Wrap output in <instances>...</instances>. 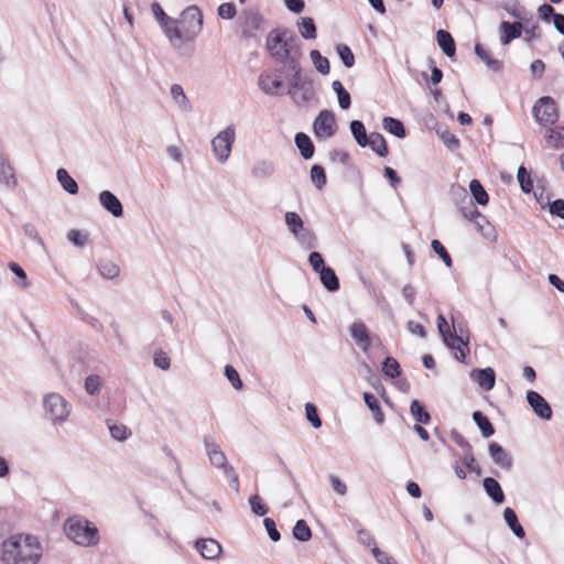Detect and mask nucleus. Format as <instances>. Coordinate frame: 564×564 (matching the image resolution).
Wrapping results in <instances>:
<instances>
[{"label": "nucleus", "instance_id": "f257e3e1", "mask_svg": "<svg viewBox=\"0 0 564 564\" xmlns=\"http://www.w3.org/2000/svg\"><path fill=\"white\" fill-rule=\"evenodd\" d=\"M265 46L272 58L284 64L292 73L291 88L297 87L301 79L299 61L302 56V44L297 35L285 28L274 29L269 32Z\"/></svg>", "mask_w": 564, "mask_h": 564}, {"label": "nucleus", "instance_id": "f03ea898", "mask_svg": "<svg viewBox=\"0 0 564 564\" xmlns=\"http://www.w3.org/2000/svg\"><path fill=\"white\" fill-rule=\"evenodd\" d=\"M42 557V545L30 534H18L2 543L3 564H37Z\"/></svg>", "mask_w": 564, "mask_h": 564}, {"label": "nucleus", "instance_id": "7ed1b4c3", "mask_svg": "<svg viewBox=\"0 0 564 564\" xmlns=\"http://www.w3.org/2000/svg\"><path fill=\"white\" fill-rule=\"evenodd\" d=\"M67 536L79 545H94L98 542V530L89 521L78 517L69 518L65 523Z\"/></svg>", "mask_w": 564, "mask_h": 564}, {"label": "nucleus", "instance_id": "20e7f679", "mask_svg": "<svg viewBox=\"0 0 564 564\" xmlns=\"http://www.w3.org/2000/svg\"><path fill=\"white\" fill-rule=\"evenodd\" d=\"M43 409L54 426L64 424L72 411V404L59 393L51 392L43 398Z\"/></svg>", "mask_w": 564, "mask_h": 564}, {"label": "nucleus", "instance_id": "39448f33", "mask_svg": "<svg viewBox=\"0 0 564 564\" xmlns=\"http://www.w3.org/2000/svg\"><path fill=\"white\" fill-rule=\"evenodd\" d=\"M185 40L193 41L203 29V14L198 7L191 6L186 8L178 19Z\"/></svg>", "mask_w": 564, "mask_h": 564}, {"label": "nucleus", "instance_id": "423d86ee", "mask_svg": "<svg viewBox=\"0 0 564 564\" xmlns=\"http://www.w3.org/2000/svg\"><path fill=\"white\" fill-rule=\"evenodd\" d=\"M236 131L234 126L227 127L225 130L220 131L213 140H212V149L216 156V159L220 163H225L231 153V148L235 142Z\"/></svg>", "mask_w": 564, "mask_h": 564}, {"label": "nucleus", "instance_id": "0eeeda50", "mask_svg": "<svg viewBox=\"0 0 564 564\" xmlns=\"http://www.w3.org/2000/svg\"><path fill=\"white\" fill-rule=\"evenodd\" d=\"M313 131L315 137L322 140L334 137L337 132L334 112L327 109L321 110L313 122Z\"/></svg>", "mask_w": 564, "mask_h": 564}, {"label": "nucleus", "instance_id": "6e6552de", "mask_svg": "<svg viewBox=\"0 0 564 564\" xmlns=\"http://www.w3.org/2000/svg\"><path fill=\"white\" fill-rule=\"evenodd\" d=\"M437 328H438L441 336L443 337L444 343L446 344V346L448 348H451V349L455 348V344L451 343V339L454 341H458L459 355H456V359L459 361H464L467 352L469 351L468 341L464 340L462 336L453 334L449 330L448 323L443 315L437 316Z\"/></svg>", "mask_w": 564, "mask_h": 564}, {"label": "nucleus", "instance_id": "1a4fd4ad", "mask_svg": "<svg viewBox=\"0 0 564 564\" xmlns=\"http://www.w3.org/2000/svg\"><path fill=\"white\" fill-rule=\"evenodd\" d=\"M535 120L540 124H553L556 122L558 115L555 101L551 97H541L532 109Z\"/></svg>", "mask_w": 564, "mask_h": 564}, {"label": "nucleus", "instance_id": "9d476101", "mask_svg": "<svg viewBox=\"0 0 564 564\" xmlns=\"http://www.w3.org/2000/svg\"><path fill=\"white\" fill-rule=\"evenodd\" d=\"M240 21L241 34L245 39L256 37L257 33L262 29L263 25V17L259 13V11L253 9L242 11L240 14Z\"/></svg>", "mask_w": 564, "mask_h": 564}, {"label": "nucleus", "instance_id": "9b49d317", "mask_svg": "<svg viewBox=\"0 0 564 564\" xmlns=\"http://www.w3.org/2000/svg\"><path fill=\"white\" fill-rule=\"evenodd\" d=\"M204 446L208 459L213 466L216 468L223 469L226 473V468H231L232 466L228 464V459L225 453L221 451L219 444L212 436L204 437Z\"/></svg>", "mask_w": 564, "mask_h": 564}, {"label": "nucleus", "instance_id": "f8f14e48", "mask_svg": "<svg viewBox=\"0 0 564 564\" xmlns=\"http://www.w3.org/2000/svg\"><path fill=\"white\" fill-rule=\"evenodd\" d=\"M527 401L532 408L533 412L542 420L549 421L552 419L553 411L549 402L536 391H528Z\"/></svg>", "mask_w": 564, "mask_h": 564}, {"label": "nucleus", "instance_id": "ddd939ff", "mask_svg": "<svg viewBox=\"0 0 564 564\" xmlns=\"http://www.w3.org/2000/svg\"><path fill=\"white\" fill-rule=\"evenodd\" d=\"M161 28L163 29L165 35L169 37L173 47L180 48L183 43L188 42V40H185V35L178 19H173L170 17L161 24Z\"/></svg>", "mask_w": 564, "mask_h": 564}, {"label": "nucleus", "instance_id": "4468645a", "mask_svg": "<svg viewBox=\"0 0 564 564\" xmlns=\"http://www.w3.org/2000/svg\"><path fill=\"white\" fill-rule=\"evenodd\" d=\"M524 21L518 20L516 22L502 21L499 24L500 42L502 45H508L513 40L521 36L524 28Z\"/></svg>", "mask_w": 564, "mask_h": 564}, {"label": "nucleus", "instance_id": "2eb2a0df", "mask_svg": "<svg viewBox=\"0 0 564 564\" xmlns=\"http://www.w3.org/2000/svg\"><path fill=\"white\" fill-rule=\"evenodd\" d=\"M488 452L496 465L508 471L512 469L513 458L500 444L496 442L490 443Z\"/></svg>", "mask_w": 564, "mask_h": 564}, {"label": "nucleus", "instance_id": "dca6fc26", "mask_svg": "<svg viewBox=\"0 0 564 564\" xmlns=\"http://www.w3.org/2000/svg\"><path fill=\"white\" fill-rule=\"evenodd\" d=\"M258 85L260 89L270 96L281 95V89L283 88V82L280 79L278 75L271 73H261L258 79Z\"/></svg>", "mask_w": 564, "mask_h": 564}, {"label": "nucleus", "instance_id": "f3484780", "mask_svg": "<svg viewBox=\"0 0 564 564\" xmlns=\"http://www.w3.org/2000/svg\"><path fill=\"white\" fill-rule=\"evenodd\" d=\"M98 200L100 205L113 217H121L123 215V206L121 202L110 191H101L98 195Z\"/></svg>", "mask_w": 564, "mask_h": 564}, {"label": "nucleus", "instance_id": "a211bd4d", "mask_svg": "<svg viewBox=\"0 0 564 564\" xmlns=\"http://www.w3.org/2000/svg\"><path fill=\"white\" fill-rule=\"evenodd\" d=\"M196 550L206 560H216L221 553V545L214 539H199L195 543Z\"/></svg>", "mask_w": 564, "mask_h": 564}, {"label": "nucleus", "instance_id": "6ab92c4d", "mask_svg": "<svg viewBox=\"0 0 564 564\" xmlns=\"http://www.w3.org/2000/svg\"><path fill=\"white\" fill-rule=\"evenodd\" d=\"M470 377L485 391H490L495 387L496 373L490 367L485 369H475L471 371Z\"/></svg>", "mask_w": 564, "mask_h": 564}, {"label": "nucleus", "instance_id": "aec40b11", "mask_svg": "<svg viewBox=\"0 0 564 564\" xmlns=\"http://www.w3.org/2000/svg\"><path fill=\"white\" fill-rule=\"evenodd\" d=\"M350 336L367 352L370 348V337L368 328L362 322H355L349 327Z\"/></svg>", "mask_w": 564, "mask_h": 564}, {"label": "nucleus", "instance_id": "412c9836", "mask_svg": "<svg viewBox=\"0 0 564 564\" xmlns=\"http://www.w3.org/2000/svg\"><path fill=\"white\" fill-rule=\"evenodd\" d=\"M484 489L486 494L492 499V501L497 505H500L505 501V494L500 484L492 477H487L482 481Z\"/></svg>", "mask_w": 564, "mask_h": 564}, {"label": "nucleus", "instance_id": "4be33fe9", "mask_svg": "<svg viewBox=\"0 0 564 564\" xmlns=\"http://www.w3.org/2000/svg\"><path fill=\"white\" fill-rule=\"evenodd\" d=\"M369 147L379 156L384 158L389 153V149L384 137L379 132H372L369 134L368 143H365V148Z\"/></svg>", "mask_w": 564, "mask_h": 564}, {"label": "nucleus", "instance_id": "5701e85b", "mask_svg": "<svg viewBox=\"0 0 564 564\" xmlns=\"http://www.w3.org/2000/svg\"><path fill=\"white\" fill-rule=\"evenodd\" d=\"M294 141L303 159L310 160L313 158L315 148L311 138L306 133H296Z\"/></svg>", "mask_w": 564, "mask_h": 564}, {"label": "nucleus", "instance_id": "b1692460", "mask_svg": "<svg viewBox=\"0 0 564 564\" xmlns=\"http://www.w3.org/2000/svg\"><path fill=\"white\" fill-rule=\"evenodd\" d=\"M436 39L440 47L447 57H453L456 53V45L453 36L445 30H438Z\"/></svg>", "mask_w": 564, "mask_h": 564}, {"label": "nucleus", "instance_id": "393cba45", "mask_svg": "<svg viewBox=\"0 0 564 564\" xmlns=\"http://www.w3.org/2000/svg\"><path fill=\"white\" fill-rule=\"evenodd\" d=\"M501 8L512 18L528 22V12L518 0H502Z\"/></svg>", "mask_w": 564, "mask_h": 564}, {"label": "nucleus", "instance_id": "a878e982", "mask_svg": "<svg viewBox=\"0 0 564 564\" xmlns=\"http://www.w3.org/2000/svg\"><path fill=\"white\" fill-rule=\"evenodd\" d=\"M475 54L487 65L488 69L492 72L502 70V62L492 58L490 52L487 51L481 44L475 45Z\"/></svg>", "mask_w": 564, "mask_h": 564}, {"label": "nucleus", "instance_id": "bb28decb", "mask_svg": "<svg viewBox=\"0 0 564 564\" xmlns=\"http://www.w3.org/2000/svg\"><path fill=\"white\" fill-rule=\"evenodd\" d=\"M56 178L63 187V189L68 194L76 195L78 193L77 182L69 175V173L65 169L57 170Z\"/></svg>", "mask_w": 564, "mask_h": 564}, {"label": "nucleus", "instance_id": "cd10ccee", "mask_svg": "<svg viewBox=\"0 0 564 564\" xmlns=\"http://www.w3.org/2000/svg\"><path fill=\"white\" fill-rule=\"evenodd\" d=\"M503 518L510 530L514 533L516 536L522 539L525 535L524 529L520 524L518 520V516L514 510L510 507H507L503 511Z\"/></svg>", "mask_w": 564, "mask_h": 564}, {"label": "nucleus", "instance_id": "c85d7f7f", "mask_svg": "<svg viewBox=\"0 0 564 564\" xmlns=\"http://www.w3.org/2000/svg\"><path fill=\"white\" fill-rule=\"evenodd\" d=\"M297 28L301 36L305 40H314L317 36L316 25L314 20L308 17L300 18L297 20Z\"/></svg>", "mask_w": 564, "mask_h": 564}, {"label": "nucleus", "instance_id": "c756f323", "mask_svg": "<svg viewBox=\"0 0 564 564\" xmlns=\"http://www.w3.org/2000/svg\"><path fill=\"white\" fill-rule=\"evenodd\" d=\"M382 127L387 132L400 139H403L406 134L402 121L393 117H384L382 119Z\"/></svg>", "mask_w": 564, "mask_h": 564}, {"label": "nucleus", "instance_id": "7c9ffc66", "mask_svg": "<svg viewBox=\"0 0 564 564\" xmlns=\"http://www.w3.org/2000/svg\"><path fill=\"white\" fill-rule=\"evenodd\" d=\"M0 184L8 188L17 184L13 170L4 158H0Z\"/></svg>", "mask_w": 564, "mask_h": 564}, {"label": "nucleus", "instance_id": "2f4dec72", "mask_svg": "<svg viewBox=\"0 0 564 564\" xmlns=\"http://www.w3.org/2000/svg\"><path fill=\"white\" fill-rule=\"evenodd\" d=\"M318 274L322 284L327 291L335 292L339 289V280L332 268L327 267L326 269H323V271Z\"/></svg>", "mask_w": 564, "mask_h": 564}, {"label": "nucleus", "instance_id": "473e14b6", "mask_svg": "<svg viewBox=\"0 0 564 564\" xmlns=\"http://www.w3.org/2000/svg\"><path fill=\"white\" fill-rule=\"evenodd\" d=\"M171 96L184 112H189L192 110L191 102L181 85L173 84L171 86Z\"/></svg>", "mask_w": 564, "mask_h": 564}, {"label": "nucleus", "instance_id": "72a5a7b5", "mask_svg": "<svg viewBox=\"0 0 564 564\" xmlns=\"http://www.w3.org/2000/svg\"><path fill=\"white\" fill-rule=\"evenodd\" d=\"M296 241L305 249H313L316 247V236L314 231L307 227L302 228L293 235Z\"/></svg>", "mask_w": 564, "mask_h": 564}, {"label": "nucleus", "instance_id": "f704fd0d", "mask_svg": "<svg viewBox=\"0 0 564 564\" xmlns=\"http://www.w3.org/2000/svg\"><path fill=\"white\" fill-rule=\"evenodd\" d=\"M473 420L481 431L484 437L488 438L495 434V429L488 417L482 414L480 411H475L473 413Z\"/></svg>", "mask_w": 564, "mask_h": 564}, {"label": "nucleus", "instance_id": "c9c22d12", "mask_svg": "<svg viewBox=\"0 0 564 564\" xmlns=\"http://www.w3.org/2000/svg\"><path fill=\"white\" fill-rule=\"evenodd\" d=\"M364 400H365V403L367 404V406L369 408V410L372 412L376 422L378 424H382L384 422V414L380 408V404H379V401L377 400V398L369 392H365Z\"/></svg>", "mask_w": 564, "mask_h": 564}, {"label": "nucleus", "instance_id": "e433bc0d", "mask_svg": "<svg viewBox=\"0 0 564 564\" xmlns=\"http://www.w3.org/2000/svg\"><path fill=\"white\" fill-rule=\"evenodd\" d=\"M410 413L414 420L421 424H429L431 421L430 413L419 400H413L410 405Z\"/></svg>", "mask_w": 564, "mask_h": 564}, {"label": "nucleus", "instance_id": "4c0bfd02", "mask_svg": "<svg viewBox=\"0 0 564 564\" xmlns=\"http://www.w3.org/2000/svg\"><path fill=\"white\" fill-rule=\"evenodd\" d=\"M350 131L357 144L365 148V143H368L369 138L365 124L360 120H352L350 122Z\"/></svg>", "mask_w": 564, "mask_h": 564}, {"label": "nucleus", "instance_id": "58836bf2", "mask_svg": "<svg viewBox=\"0 0 564 564\" xmlns=\"http://www.w3.org/2000/svg\"><path fill=\"white\" fill-rule=\"evenodd\" d=\"M469 189L477 204L482 206L488 204L489 196L478 180L474 178L470 181Z\"/></svg>", "mask_w": 564, "mask_h": 564}, {"label": "nucleus", "instance_id": "ea45409f", "mask_svg": "<svg viewBox=\"0 0 564 564\" xmlns=\"http://www.w3.org/2000/svg\"><path fill=\"white\" fill-rule=\"evenodd\" d=\"M311 59L317 69L322 75H328L330 72L329 61L324 57L319 51L312 50L310 53Z\"/></svg>", "mask_w": 564, "mask_h": 564}, {"label": "nucleus", "instance_id": "a19ab883", "mask_svg": "<svg viewBox=\"0 0 564 564\" xmlns=\"http://www.w3.org/2000/svg\"><path fill=\"white\" fill-rule=\"evenodd\" d=\"M332 87L337 95L340 108L348 109L351 105L349 93L344 88L343 84L339 80H334Z\"/></svg>", "mask_w": 564, "mask_h": 564}, {"label": "nucleus", "instance_id": "79ce46f5", "mask_svg": "<svg viewBox=\"0 0 564 564\" xmlns=\"http://www.w3.org/2000/svg\"><path fill=\"white\" fill-rule=\"evenodd\" d=\"M293 536L301 541L306 542L312 538V531L305 520H297L293 528Z\"/></svg>", "mask_w": 564, "mask_h": 564}, {"label": "nucleus", "instance_id": "37998d69", "mask_svg": "<svg viewBox=\"0 0 564 564\" xmlns=\"http://www.w3.org/2000/svg\"><path fill=\"white\" fill-rule=\"evenodd\" d=\"M98 271L104 278L113 279L118 276L120 269L115 262L110 260H101L98 263Z\"/></svg>", "mask_w": 564, "mask_h": 564}, {"label": "nucleus", "instance_id": "c03bdc74", "mask_svg": "<svg viewBox=\"0 0 564 564\" xmlns=\"http://www.w3.org/2000/svg\"><path fill=\"white\" fill-rule=\"evenodd\" d=\"M285 224L292 235L305 227L303 219L295 212L285 213Z\"/></svg>", "mask_w": 564, "mask_h": 564}, {"label": "nucleus", "instance_id": "a18cd8bd", "mask_svg": "<svg viewBox=\"0 0 564 564\" xmlns=\"http://www.w3.org/2000/svg\"><path fill=\"white\" fill-rule=\"evenodd\" d=\"M382 371L387 377L391 379H395L401 375L400 365L393 357H387L383 360Z\"/></svg>", "mask_w": 564, "mask_h": 564}, {"label": "nucleus", "instance_id": "49530a36", "mask_svg": "<svg viewBox=\"0 0 564 564\" xmlns=\"http://www.w3.org/2000/svg\"><path fill=\"white\" fill-rule=\"evenodd\" d=\"M274 164L270 161L259 162L252 170V174L258 178L270 177L274 173Z\"/></svg>", "mask_w": 564, "mask_h": 564}, {"label": "nucleus", "instance_id": "de8ad7c7", "mask_svg": "<svg viewBox=\"0 0 564 564\" xmlns=\"http://www.w3.org/2000/svg\"><path fill=\"white\" fill-rule=\"evenodd\" d=\"M547 142L554 148L564 147V127L558 126L549 130Z\"/></svg>", "mask_w": 564, "mask_h": 564}, {"label": "nucleus", "instance_id": "09e8293b", "mask_svg": "<svg viewBox=\"0 0 564 564\" xmlns=\"http://www.w3.org/2000/svg\"><path fill=\"white\" fill-rule=\"evenodd\" d=\"M108 429L116 441H126L131 435V431L123 424L108 423Z\"/></svg>", "mask_w": 564, "mask_h": 564}, {"label": "nucleus", "instance_id": "8fccbe9b", "mask_svg": "<svg viewBox=\"0 0 564 564\" xmlns=\"http://www.w3.org/2000/svg\"><path fill=\"white\" fill-rule=\"evenodd\" d=\"M249 505L252 513L258 517H262L269 511V508L264 505L262 498L258 494L249 497Z\"/></svg>", "mask_w": 564, "mask_h": 564}, {"label": "nucleus", "instance_id": "3c124183", "mask_svg": "<svg viewBox=\"0 0 564 564\" xmlns=\"http://www.w3.org/2000/svg\"><path fill=\"white\" fill-rule=\"evenodd\" d=\"M311 180L318 189H322L326 185V174L324 167L317 164L313 165L311 169Z\"/></svg>", "mask_w": 564, "mask_h": 564}, {"label": "nucleus", "instance_id": "603ef678", "mask_svg": "<svg viewBox=\"0 0 564 564\" xmlns=\"http://www.w3.org/2000/svg\"><path fill=\"white\" fill-rule=\"evenodd\" d=\"M336 50L343 64L347 68H351L355 65V56L349 46H347L346 44H338Z\"/></svg>", "mask_w": 564, "mask_h": 564}, {"label": "nucleus", "instance_id": "864d4df0", "mask_svg": "<svg viewBox=\"0 0 564 564\" xmlns=\"http://www.w3.org/2000/svg\"><path fill=\"white\" fill-rule=\"evenodd\" d=\"M101 378L98 375H89L85 380V390L90 395H97L101 388Z\"/></svg>", "mask_w": 564, "mask_h": 564}, {"label": "nucleus", "instance_id": "5fc2aeb1", "mask_svg": "<svg viewBox=\"0 0 564 564\" xmlns=\"http://www.w3.org/2000/svg\"><path fill=\"white\" fill-rule=\"evenodd\" d=\"M517 177H518L521 189L524 193H531L533 189V182L524 166L519 167Z\"/></svg>", "mask_w": 564, "mask_h": 564}, {"label": "nucleus", "instance_id": "6e6d98bb", "mask_svg": "<svg viewBox=\"0 0 564 564\" xmlns=\"http://www.w3.org/2000/svg\"><path fill=\"white\" fill-rule=\"evenodd\" d=\"M471 221L474 223L476 230L484 237L489 238L492 235L494 229L490 227L484 215L480 214V217L474 218Z\"/></svg>", "mask_w": 564, "mask_h": 564}, {"label": "nucleus", "instance_id": "4d7b16f0", "mask_svg": "<svg viewBox=\"0 0 564 564\" xmlns=\"http://www.w3.org/2000/svg\"><path fill=\"white\" fill-rule=\"evenodd\" d=\"M451 194L458 207L470 200L467 191L460 185H452Z\"/></svg>", "mask_w": 564, "mask_h": 564}, {"label": "nucleus", "instance_id": "13d9d810", "mask_svg": "<svg viewBox=\"0 0 564 564\" xmlns=\"http://www.w3.org/2000/svg\"><path fill=\"white\" fill-rule=\"evenodd\" d=\"M431 247L433 251L444 261L446 267L451 268L453 265L452 258L441 241L434 239L431 243Z\"/></svg>", "mask_w": 564, "mask_h": 564}, {"label": "nucleus", "instance_id": "bf43d9fd", "mask_svg": "<svg viewBox=\"0 0 564 564\" xmlns=\"http://www.w3.org/2000/svg\"><path fill=\"white\" fill-rule=\"evenodd\" d=\"M225 376L236 390H241L243 384L238 371L230 365L225 367Z\"/></svg>", "mask_w": 564, "mask_h": 564}, {"label": "nucleus", "instance_id": "052dcab7", "mask_svg": "<svg viewBox=\"0 0 564 564\" xmlns=\"http://www.w3.org/2000/svg\"><path fill=\"white\" fill-rule=\"evenodd\" d=\"M305 413L307 421L313 427L318 429L322 426V420L319 419L317 408L313 403L305 404Z\"/></svg>", "mask_w": 564, "mask_h": 564}, {"label": "nucleus", "instance_id": "680f3d73", "mask_svg": "<svg viewBox=\"0 0 564 564\" xmlns=\"http://www.w3.org/2000/svg\"><path fill=\"white\" fill-rule=\"evenodd\" d=\"M67 239L77 247H84L88 241V235L77 229H70L67 232Z\"/></svg>", "mask_w": 564, "mask_h": 564}, {"label": "nucleus", "instance_id": "e2e57ef3", "mask_svg": "<svg viewBox=\"0 0 564 564\" xmlns=\"http://www.w3.org/2000/svg\"><path fill=\"white\" fill-rule=\"evenodd\" d=\"M530 20L527 23V25H524L523 28V31H524V40L527 42H531L533 40H538L541 37V30H540V26H539V23L538 22H533V23H529Z\"/></svg>", "mask_w": 564, "mask_h": 564}, {"label": "nucleus", "instance_id": "0e129e2a", "mask_svg": "<svg viewBox=\"0 0 564 564\" xmlns=\"http://www.w3.org/2000/svg\"><path fill=\"white\" fill-rule=\"evenodd\" d=\"M153 362L155 367L162 370H169L171 367V359L167 354L163 350H156L153 356Z\"/></svg>", "mask_w": 564, "mask_h": 564}, {"label": "nucleus", "instance_id": "69168bd1", "mask_svg": "<svg viewBox=\"0 0 564 564\" xmlns=\"http://www.w3.org/2000/svg\"><path fill=\"white\" fill-rule=\"evenodd\" d=\"M440 138L442 139V141L444 142V144L449 149V150H456L458 147H459V140L456 138L455 134H453L452 132H449L448 130H443V131H437Z\"/></svg>", "mask_w": 564, "mask_h": 564}, {"label": "nucleus", "instance_id": "338daca9", "mask_svg": "<svg viewBox=\"0 0 564 564\" xmlns=\"http://www.w3.org/2000/svg\"><path fill=\"white\" fill-rule=\"evenodd\" d=\"M459 210L462 212L463 216L470 221L474 220V218L480 217L481 214L471 200L460 205Z\"/></svg>", "mask_w": 564, "mask_h": 564}, {"label": "nucleus", "instance_id": "774afa93", "mask_svg": "<svg viewBox=\"0 0 564 564\" xmlns=\"http://www.w3.org/2000/svg\"><path fill=\"white\" fill-rule=\"evenodd\" d=\"M371 553L380 564H397L395 560L390 554L380 550L378 546H373Z\"/></svg>", "mask_w": 564, "mask_h": 564}]
</instances>
